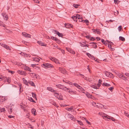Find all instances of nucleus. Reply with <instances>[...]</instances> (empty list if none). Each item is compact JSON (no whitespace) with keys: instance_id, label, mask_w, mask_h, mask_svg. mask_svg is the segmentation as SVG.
<instances>
[{"instance_id":"f257e3e1","label":"nucleus","mask_w":129,"mask_h":129,"mask_svg":"<svg viewBox=\"0 0 129 129\" xmlns=\"http://www.w3.org/2000/svg\"><path fill=\"white\" fill-rule=\"evenodd\" d=\"M66 89H64V91L67 92L71 94H76L77 92L73 90L72 88H67V87L65 88Z\"/></svg>"},{"instance_id":"f03ea898","label":"nucleus","mask_w":129,"mask_h":129,"mask_svg":"<svg viewBox=\"0 0 129 129\" xmlns=\"http://www.w3.org/2000/svg\"><path fill=\"white\" fill-rule=\"evenodd\" d=\"M42 66L44 68H49L53 67V66L51 64L48 63H44L42 64Z\"/></svg>"},{"instance_id":"7ed1b4c3","label":"nucleus","mask_w":129,"mask_h":129,"mask_svg":"<svg viewBox=\"0 0 129 129\" xmlns=\"http://www.w3.org/2000/svg\"><path fill=\"white\" fill-rule=\"evenodd\" d=\"M22 35L23 36L25 37L30 38H31V35L29 34H27L25 32H22Z\"/></svg>"},{"instance_id":"20e7f679","label":"nucleus","mask_w":129,"mask_h":129,"mask_svg":"<svg viewBox=\"0 0 129 129\" xmlns=\"http://www.w3.org/2000/svg\"><path fill=\"white\" fill-rule=\"evenodd\" d=\"M101 84L98 83L97 85H91V87L92 88L94 89H98L99 87L100 86Z\"/></svg>"},{"instance_id":"39448f33","label":"nucleus","mask_w":129,"mask_h":129,"mask_svg":"<svg viewBox=\"0 0 129 129\" xmlns=\"http://www.w3.org/2000/svg\"><path fill=\"white\" fill-rule=\"evenodd\" d=\"M56 86L58 88L60 89H63L64 91V89H66L65 88L66 87H64V86L60 84L56 85Z\"/></svg>"},{"instance_id":"423d86ee","label":"nucleus","mask_w":129,"mask_h":129,"mask_svg":"<svg viewBox=\"0 0 129 129\" xmlns=\"http://www.w3.org/2000/svg\"><path fill=\"white\" fill-rule=\"evenodd\" d=\"M74 85L76 87H77L81 91H82L84 90V89L82 87L80 86L79 85H78V84L76 83H74Z\"/></svg>"},{"instance_id":"0eeeda50","label":"nucleus","mask_w":129,"mask_h":129,"mask_svg":"<svg viewBox=\"0 0 129 129\" xmlns=\"http://www.w3.org/2000/svg\"><path fill=\"white\" fill-rule=\"evenodd\" d=\"M58 70L61 73L64 74L66 73V70L63 68L61 67H59Z\"/></svg>"},{"instance_id":"6e6552de","label":"nucleus","mask_w":129,"mask_h":129,"mask_svg":"<svg viewBox=\"0 0 129 129\" xmlns=\"http://www.w3.org/2000/svg\"><path fill=\"white\" fill-rule=\"evenodd\" d=\"M87 55L90 58L93 59L96 61H97V59L95 60V58L92 55L89 53H87Z\"/></svg>"},{"instance_id":"1a4fd4ad","label":"nucleus","mask_w":129,"mask_h":129,"mask_svg":"<svg viewBox=\"0 0 129 129\" xmlns=\"http://www.w3.org/2000/svg\"><path fill=\"white\" fill-rule=\"evenodd\" d=\"M66 50L72 54H75V52L74 51L72 50V49H70L69 48L67 47L66 48Z\"/></svg>"},{"instance_id":"9d476101","label":"nucleus","mask_w":129,"mask_h":129,"mask_svg":"<svg viewBox=\"0 0 129 129\" xmlns=\"http://www.w3.org/2000/svg\"><path fill=\"white\" fill-rule=\"evenodd\" d=\"M2 15L4 19L5 20H7L8 18V16L7 15L4 13H2Z\"/></svg>"},{"instance_id":"9b49d317","label":"nucleus","mask_w":129,"mask_h":129,"mask_svg":"<svg viewBox=\"0 0 129 129\" xmlns=\"http://www.w3.org/2000/svg\"><path fill=\"white\" fill-rule=\"evenodd\" d=\"M47 89L48 90L50 91H51L52 92L57 91V90H54L53 88H52L51 87H47Z\"/></svg>"},{"instance_id":"f8f14e48","label":"nucleus","mask_w":129,"mask_h":129,"mask_svg":"<svg viewBox=\"0 0 129 129\" xmlns=\"http://www.w3.org/2000/svg\"><path fill=\"white\" fill-rule=\"evenodd\" d=\"M30 75L33 77V78H38V77H39L38 76L37 74H36L34 73H31Z\"/></svg>"},{"instance_id":"ddd939ff","label":"nucleus","mask_w":129,"mask_h":129,"mask_svg":"<svg viewBox=\"0 0 129 129\" xmlns=\"http://www.w3.org/2000/svg\"><path fill=\"white\" fill-rule=\"evenodd\" d=\"M4 78V79H5V80L7 81L8 83H10L11 82V80L10 79V78H9L8 77V78H7L6 77H3V78Z\"/></svg>"},{"instance_id":"4468645a","label":"nucleus","mask_w":129,"mask_h":129,"mask_svg":"<svg viewBox=\"0 0 129 129\" xmlns=\"http://www.w3.org/2000/svg\"><path fill=\"white\" fill-rule=\"evenodd\" d=\"M65 26L66 28L68 27H72L73 26V25L72 24H65Z\"/></svg>"},{"instance_id":"2eb2a0df","label":"nucleus","mask_w":129,"mask_h":129,"mask_svg":"<svg viewBox=\"0 0 129 129\" xmlns=\"http://www.w3.org/2000/svg\"><path fill=\"white\" fill-rule=\"evenodd\" d=\"M28 83L30 85H31V86H35V85L34 83L32 81L28 80Z\"/></svg>"},{"instance_id":"dca6fc26","label":"nucleus","mask_w":129,"mask_h":129,"mask_svg":"<svg viewBox=\"0 0 129 129\" xmlns=\"http://www.w3.org/2000/svg\"><path fill=\"white\" fill-rule=\"evenodd\" d=\"M92 105L94 106L95 107H96L97 108L99 107L98 105L99 104L98 103H96L94 102H92Z\"/></svg>"},{"instance_id":"f3484780","label":"nucleus","mask_w":129,"mask_h":129,"mask_svg":"<svg viewBox=\"0 0 129 129\" xmlns=\"http://www.w3.org/2000/svg\"><path fill=\"white\" fill-rule=\"evenodd\" d=\"M23 79L24 83H25L27 86H28L29 85L28 84V81H27L24 78H23Z\"/></svg>"},{"instance_id":"a211bd4d","label":"nucleus","mask_w":129,"mask_h":129,"mask_svg":"<svg viewBox=\"0 0 129 129\" xmlns=\"http://www.w3.org/2000/svg\"><path fill=\"white\" fill-rule=\"evenodd\" d=\"M102 85L103 86L107 87H109L111 86V85L110 84L105 82H104L102 84Z\"/></svg>"},{"instance_id":"6ab92c4d","label":"nucleus","mask_w":129,"mask_h":129,"mask_svg":"<svg viewBox=\"0 0 129 129\" xmlns=\"http://www.w3.org/2000/svg\"><path fill=\"white\" fill-rule=\"evenodd\" d=\"M37 43L41 46H46V45H44L43 43L41 41H38Z\"/></svg>"},{"instance_id":"aec40b11","label":"nucleus","mask_w":129,"mask_h":129,"mask_svg":"<svg viewBox=\"0 0 129 129\" xmlns=\"http://www.w3.org/2000/svg\"><path fill=\"white\" fill-rule=\"evenodd\" d=\"M93 32L95 33H96L97 34H100V32L99 29H94Z\"/></svg>"},{"instance_id":"412c9836","label":"nucleus","mask_w":129,"mask_h":129,"mask_svg":"<svg viewBox=\"0 0 129 129\" xmlns=\"http://www.w3.org/2000/svg\"><path fill=\"white\" fill-rule=\"evenodd\" d=\"M24 69L25 70H27L30 72L31 71L30 68L27 66H25L24 67Z\"/></svg>"},{"instance_id":"4be33fe9","label":"nucleus","mask_w":129,"mask_h":129,"mask_svg":"<svg viewBox=\"0 0 129 129\" xmlns=\"http://www.w3.org/2000/svg\"><path fill=\"white\" fill-rule=\"evenodd\" d=\"M86 94L88 98H92V95H90L88 92H86Z\"/></svg>"},{"instance_id":"5701e85b","label":"nucleus","mask_w":129,"mask_h":129,"mask_svg":"<svg viewBox=\"0 0 129 129\" xmlns=\"http://www.w3.org/2000/svg\"><path fill=\"white\" fill-rule=\"evenodd\" d=\"M36 110L34 108L33 109L31 110V112L32 114H34V115H36Z\"/></svg>"},{"instance_id":"b1692460","label":"nucleus","mask_w":129,"mask_h":129,"mask_svg":"<svg viewBox=\"0 0 129 129\" xmlns=\"http://www.w3.org/2000/svg\"><path fill=\"white\" fill-rule=\"evenodd\" d=\"M52 39H54V40L56 41H59V40L57 38L54 37L53 36L51 37Z\"/></svg>"},{"instance_id":"393cba45","label":"nucleus","mask_w":129,"mask_h":129,"mask_svg":"<svg viewBox=\"0 0 129 129\" xmlns=\"http://www.w3.org/2000/svg\"><path fill=\"white\" fill-rule=\"evenodd\" d=\"M73 106H71V107L69 108H66V109L69 111H72L73 110Z\"/></svg>"},{"instance_id":"a878e982","label":"nucleus","mask_w":129,"mask_h":129,"mask_svg":"<svg viewBox=\"0 0 129 129\" xmlns=\"http://www.w3.org/2000/svg\"><path fill=\"white\" fill-rule=\"evenodd\" d=\"M49 58L52 61H54V62L55 60H56V59L54 57H52L51 56H50L49 57Z\"/></svg>"},{"instance_id":"bb28decb","label":"nucleus","mask_w":129,"mask_h":129,"mask_svg":"<svg viewBox=\"0 0 129 129\" xmlns=\"http://www.w3.org/2000/svg\"><path fill=\"white\" fill-rule=\"evenodd\" d=\"M73 20L74 21L77 22V19L76 16H73L72 17Z\"/></svg>"},{"instance_id":"cd10ccee","label":"nucleus","mask_w":129,"mask_h":129,"mask_svg":"<svg viewBox=\"0 0 129 129\" xmlns=\"http://www.w3.org/2000/svg\"><path fill=\"white\" fill-rule=\"evenodd\" d=\"M76 16L77 18V19L78 18V19H82V17L81 16H80V15L79 14H77Z\"/></svg>"},{"instance_id":"c85d7f7f","label":"nucleus","mask_w":129,"mask_h":129,"mask_svg":"<svg viewBox=\"0 0 129 129\" xmlns=\"http://www.w3.org/2000/svg\"><path fill=\"white\" fill-rule=\"evenodd\" d=\"M0 25L2 26L3 27H5L6 25L4 24L3 22L0 20Z\"/></svg>"},{"instance_id":"c756f323","label":"nucleus","mask_w":129,"mask_h":129,"mask_svg":"<svg viewBox=\"0 0 129 129\" xmlns=\"http://www.w3.org/2000/svg\"><path fill=\"white\" fill-rule=\"evenodd\" d=\"M119 39L120 40L123 41H124L125 40L124 38V37L121 36H120L119 37Z\"/></svg>"},{"instance_id":"7c9ffc66","label":"nucleus","mask_w":129,"mask_h":129,"mask_svg":"<svg viewBox=\"0 0 129 129\" xmlns=\"http://www.w3.org/2000/svg\"><path fill=\"white\" fill-rule=\"evenodd\" d=\"M110 72H106L105 73V74L106 76L109 77V76L110 75Z\"/></svg>"},{"instance_id":"2f4dec72","label":"nucleus","mask_w":129,"mask_h":129,"mask_svg":"<svg viewBox=\"0 0 129 129\" xmlns=\"http://www.w3.org/2000/svg\"><path fill=\"white\" fill-rule=\"evenodd\" d=\"M33 60L36 61L38 62L40 61V59L36 57Z\"/></svg>"},{"instance_id":"473e14b6","label":"nucleus","mask_w":129,"mask_h":129,"mask_svg":"<svg viewBox=\"0 0 129 129\" xmlns=\"http://www.w3.org/2000/svg\"><path fill=\"white\" fill-rule=\"evenodd\" d=\"M59 37H62L63 35L61 33H60L59 32H57V34Z\"/></svg>"},{"instance_id":"72a5a7b5","label":"nucleus","mask_w":129,"mask_h":129,"mask_svg":"<svg viewBox=\"0 0 129 129\" xmlns=\"http://www.w3.org/2000/svg\"><path fill=\"white\" fill-rule=\"evenodd\" d=\"M101 42L103 43V44L105 45H107V42L104 40L103 39H101Z\"/></svg>"},{"instance_id":"f704fd0d","label":"nucleus","mask_w":129,"mask_h":129,"mask_svg":"<svg viewBox=\"0 0 129 129\" xmlns=\"http://www.w3.org/2000/svg\"><path fill=\"white\" fill-rule=\"evenodd\" d=\"M52 104L54 106L56 107H58V106H57V104L55 102H52Z\"/></svg>"},{"instance_id":"c9c22d12","label":"nucleus","mask_w":129,"mask_h":129,"mask_svg":"<svg viewBox=\"0 0 129 129\" xmlns=\"http://www.w3.org/2000/svg\"><path fill=\"white\" fill-rule=\"evenodd\" d=\"M89 44H95L94 46V48H97V46L96 45V43L95 42H92L91 43H89Z\"/></svg>"},{"instance_id":"e433bc0d","label":"nucleus","mask_w":129,"mask_h":129,"mask_svg":"<svg viewBox=\"0 0 129 129\" xmlns=\"http://www.w3.org/2000/svg\"><path fill=\"white\" fill-rule=\"evenodd\" d=\"M8 112L10 114H11L12 111V109L11 108H9L8 109Z\"/></svg>"},{"instance_id":"4c0bfd02","label":"nucleus","mask_w":129,"mask_h":129,"mask_svg":"<svg viewBox=\"0 0 129 129\" xmlns=\"http://www.w3.org/2000/svg\"><path fill=\"white\" fill-rule=\"evenodd\" d=\"M28 100L29 101L31 102H32L34 103L35 102V101L31 97L29 98Z\"/></svg>"},{"instance_id":"58836bf2","label":"nucleus","mask_w":129,"mask_h":129,"mask_svg":"<svg viewBox=\"0 0 129 129\" xmlns=\"http://www.w3.org/2000/svg\"><path fill=\"white\" fill-rule=\"evenodd\" d=\"M117 76L120 78H122V77H123V75L121 74L120 73H119L118 74H117Z\"/></svg>"},{"instance_id":"ea45409f","label":"nucleus","mask_w":129,"mask_h":129,"mask_svg":"<svg viewBox=\"0 0 129 129\" xmlns=\"http://www.w3.org/2000/svg\"><path fill=\"white\" fill-rule=\"evenodd\" d=\"M77 122H78V123L81 125L82 126L83 125V123L82 122H81V121H78V120H77Z\"/></svg>"},{"instance_id":"a19ab883","label":"nucleus","mask_w":129,"mask_h":129,"mask_svg":"<svg viewBox=\"0 0 129 129\" xmlns=\"http://www.w3.org/2000/svg\"><path fill=\"white\" fill-rule=\"evenodd\" d=\"M83 118L85 120V121H86L87 123H88L89 124L91 125V123L90 122H89L88 121V120H87L85 118Z\"/></svg>"},{"instance_id":"79ce46f5","label":"nucleus","mask_w":129,"mask_h":129,"mask_svg":"<svg viewBox=\"0 0 129 129\" xmlns=\"http://www.w3.org/2000/svg\"><path fill=\"white\" fill-rule=\"evenodd\" d=\"M59 96L58 98V99L59 100H62L63 99L62 96V95H60Z\"/></svg>"},{"instance_id":"37998d69","label":"nucleus","mask_w":129,"mask_h":129,"mask_svg":"<svg viewBox=\"0 0 129 129\" xmlns=\"http://www.w3.org/2000/svg\"><path fill=\"white\" fill-rule=\"evenodd\" d=\"M73 6L75 8H78V7L80 5H79L74 4H73Z\"/></svg>"},{"instance_id":"c03bdc74","label":"nucleus","mask_w":129,"mask_h":129,"mask_svg":"<svg viewBox=\"0 0 129 129\" xmlns=\"http://www.w3.org/2000/svg\"><path fill=\"white\" fill-rule=\"evenodd\" d=\"M32 96L33 98H35L36 99V95L35 93L33 92H32Z\"/></svg>"},{"instance_id":"a18cd8bd","label":"nucleus","mask_w":129,"mask_h":129,"mask_svg":"<svg viewBox=\"0 0 129 129\" xmlns=\"http://www.w3.org/2000/svg\"><path fill=\"white\" fill-rule=\"evenodd\" d=\"M81 21H83L84 22H85L86 24H88L89 23V21L87 20H82Z\"/></svg>"},{"instance_id":"49530a36","label":"nucleus","mask_w":129,"mask_h":129,"mask_svg":"<svg viewBox=\"0 0 129 129\" xmlns=\"http://www.w3.org/2000/svg\"><path fill=\"white\" fill-rule=\"evenodd\" d=\"M18 73L19 74L22 75H23L24 74V73L23 71H20L19 70Z\"/></svg>"},{"instance_id":"de8ad7c7","label":"nucleus","mask_w":129,"mask_h":129,"mask_svg":"<svg viewBox=\"0 0 129 129\" xmlns=\"http://www.w3.org/2000/svg\"><path fill=\"white\" fill-rule=\"evenodd\" d=\"M24 56L25 57H30V54H28L26 53L25 54V55H24Z\"/></svg>"},{"instance_id":"09e8293b","label":"nucleus","mask_w":129,"mask_h":129,"mask_svg":"<svg viewBox=\"0 0 129 129\" xmlns=\"http://www.w3.org/2000/svg\"><path fill=\"white\" fill-rule=\"evenodd\" d=\"M6 46L5 48L8 50L9 49L10 50H11V49L10 48V47L6 45Z\"/></svg>"},{"instance_id":"8fccbe9b","label":"nucleus","mask_w":129,"mask_h":129,"mask_svg":"<svg viewBox=\"0 0 129 129\" xmlns=\"http://www.w3.org/2000/svg\"><path fill=\"white\" fill-rule=\"evenodd\" d=\"M78 75L81 76H83V78H84L85 79H86V77H85L83 75L80 74Z\"/></svg>"},{"instance_id":"3c124183","label":"nucleus","mask_w":129,"mask_h":129,"mask_svg":"<svg viewBox=\"0 0 129 129\" xmlns=\"http://www.w3.org/2000/svg\"><path fill=\"white\" fill-rule=\"evenodd\" d=\"M53 32L54 34H57V32H58V31H57V30H53Z\"/></svg>"},{"instance_id":"603ef678","label":"nucleus","mask_w":129,"mask_h":129,"mask_svg":"<svg viewBox=\"0 0 129 129\" xmlns=\"http://www.w3.org/2000/svg\"><path fill=\"white\" fill-rule=\"evenodd\" d=\"M19 86L20 87V88H19V91L20 92H21L22 91H22H21V84H19Z\"/></svg>"},{"instance_id":"864d4df0","label":"nucleus","mask_w":129,"mask_h":129,"mask_svg":"<svg viewBox=\"0 0 129 129\" xmlns=\"http://www.w3.org/2000/svg\"><path fill=\"white\" fill-rule=\"evenodd\" d=\"M122 29V26H120L118 27V29L119 31H120Z\"/></svg>"},{"instance_id":"5fc2aeb1","label":"nucleus","mask_w":129,"mask_h":129,"mask_svg":"<svg viewBox=\"0 0 129 129\" xmlns=\"http://www.w3.org/2000/svg\"><path fill=\"white\" fill-rule=\"evenodd\" d=\"M108 89L111 91H112V90L114 89V88L113 87H111L108 88Z\"/></svg>"},{"instance_id":"6e6d98bb","label":"nucleus","mask_w":129,"mask_h":129,"mask_svg":"<svg viewBox=\"0 0 129 129\" xmlns=\"http://www.w3.org/2000/svg\"><path fill=\"white\" fill-rule=\"evenodd\" d=\"M54 62L57 64H58L59 63L58 60L57 59H56V60H55Z\"/></svg>"},{"instance_id":"4d7b16f0","label":"nucleus","mask_w":129,"mask_h":129,"mask_svg":"<svg viewBox=\"0 0 129 129\" xmlns=\"http://www.w3.org/2000/svg\"><path fill=\"white\" fill-rule=\"evenodd\" d=\"M109 77H110V78H112L113 77V74L111 73H110Z\"/></svg>"},{"instance_id":"13d9d810","label":"nucleus","mask_w":129,"mask_h":129,"mask_svg":"<svg viewBox=\"0 0 129 129\" xmlns=\"http://www.w3.org/2000/svg\"><path fill=\"white\" fill-rule=\"evenodd\" d=\"M112 44H113V43L112 42H111L110 43V45H108V47H109V48H111V45H112Z\"/></svg>"},{"instance_id":"bf43d9fd","label":"nucleus","mask_w":129,"mask_h":129,"mask_svg":"<svg viewBox=\"0 0 129 129\" xmlns=\"http://www.w3.org/2000/svg\"><path fill=\"white\" fill-rule=\"evenodd\" d=\"M6 111V110L5 109V108H2V109H1V112H5V111Z\"/></svg>"},{"instance_id":"052dcab7","label":"nucleus","mask_w":129,"mask_h":129,"mask_svg":"<svg viewBox=\"0 0 129 129\" xmlns=\"http://www.w3.org/2000/svg\"><path fill=\"white\" fill-rule=\"evenodd\" d=\"M121 78L122 79H123L124 80H126L127 79L126 78V77H125L123 75Z\"/></svg>"},{"instance_id":"680f3d73","label":"nucleus","mask_w":129,"mask_h":129,"mask_svg":"<svg viewBox=\"0 0 129 129\" xmlns=\"http://www.w3.org/2000/svg\"><path fill=\"white\" fill-rule=\"evenodd\" d=\"M102 82V81L101 80L99 79L98 81V83L101 84Z\"/></svg>"},{"instance_id":"e2e57ef3","label":"nucleus","mask_w":129,"mask_h":129,"mask_svg":"<svg viewBox=\"0 0 129 129\" xmlns=\"http://www.w3.org/2000/svg\"><path fill=\"white\" fill-rule=\"evenodd\" d=\"M109 117H110V118H111V119L113 121H114L115 120V119L113 118V117H110V116H108Z\"/></svg>"},{"instance_id":"0e129e2a","label":"nucleus","mask_w":129,"mask_h":129,"mask_svg":"<svg viewBox=\"0 0 129 129\" xmlns=\"http://www.w3.org/2000/svg\"><path fill=\"white\" fill-rule=\"evenodd\" d=\"M108 115H107L106 116H104V117H105L106 118H107L109 119H111V118H110L109 117Z\"/></svg>"},{"instance_id":"69168bd1","label":"nucleus","mask_w":129,"mask_h":129,"mask_svg":"<svg viewBox=\"0 0 129 129\" xmlns=\"http://www.w3.org/2000/svg\"><path fill=\"white\" fill-rule=\"evenodd\" d=\"M25 54L26 53H23V52H21V55L22 56H24L25 55Z\"/></svg>"},{"instance_id":"338daca9","label":"nucleus","mask_w":129,"mask_h":129,"mask_svg":"<svg viewBox=\"0 0 129 129\" xmlns=\"http://www.w3.org/2000/svg\"><path fill=\"white\" fill-rule=\"evenodd\" d=\"M8 117L10 118H12L13 117H14V116H13L12 115H9L8 116Z\"/></svg>"},{"instance_id":"774afa93","label":"nucleus","mask_w":129,"mask_h":129,"mask_svg":"<svg viewBox=\"0 0 129 129\" xmlns=\"http://www.w3.org/2000/svg\"><path fill=\"white\" fill-rule=\"evenodd\" d=\"M95 40V39H94L93 37H92L91 38V39H90V40L91 41H94V40Z\"/></svg>"}]
</instances>
